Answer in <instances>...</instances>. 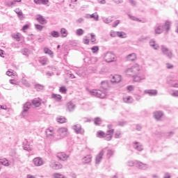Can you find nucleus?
<instances>
[{
  "label": "nucleus",
  "instance_id": "7",
  "mask_svg": "<svg viewBox=\"0 0 178 178\" xmlns=\"http://www.w3.org/2000/svg\"><path fill=\"white\" fill-rule=\"evenodd\" d=\"M104 154H105L104 150H102L97 156L95 159V164L99 165L101 163V161H102V158L104 156Z\"/></svg>",
  "mask_w": 178,
  "mask_h": 178
},
{
  "label": "nucleus",
  "instance_id": "26",
  "mask_svg": "<svg viewBox=\"0 0 178 178\" xmlns=\"http://www.w3.org/2000/svg\"><path fill=\"white\" fill-rule=\"evenodd\" d=\"M149 45L150 47H152V48H153V49H156V50L159 49V45L155 43V41L154 40V39L149 41Z\"/></svg>",
  "mask_w": 178,
  "mask_h": 178
},
{
  "label": "nucleus",
  "instance_id": "39",
  "mask_svg": "<svg viewBox=\"0 0 178 178\" xmlns=\"http://www.w3.org/2000/svg\"><path fill=\"white\" fill-rule=\"evenodd\" d=\"M76 74H78V76H83V77H84V76H86L87 74L86 73V72H84V70L81 69L76 72Z\"/></svg>",
  "mask_w": 178,
  "mask_h": 178
},
{
  "label": "nucleus",
  "instance_id": "31",
  "mask_svg": "<svg viewBox=\"0 0 178 178\" xmlns=\"http://www.w3.org/2000/svg\"><path fill=\"white\" fill-rule=\"evenodd\" d=\"M0 165H3V166H9L10 165L9 161L6 159H0Z\"/></svg>",
  "mask_w": 178,
  "mask_h": 178
},
{
  "label": "nucleus",
  "instance_id": "58",
  "mask_svg": "<svg viewBox=\"0 0 178 178\" xmlns=\"http://www.w3.org/2000/svg\"><path fill=\"white\" fill-rule=\"evenodd\" d=\"M22 55H24L25 56H29V49H25L22 50Z\"/></svg>",
  "mask_w": 178,
  "mask_h": 178
},
{
  "label": "nucleus",
  "instance_id": "29",
  "mask_svg": "<svg viewBox=\"0 0 178 178\" xmlns=\"http://www.w3.org/2000/svg\"><path fill=\"white\" fill-rule=\"evenodd\" d=\"M136 54L132 53L127 56V60H129L131 62H134V60H136Z\"/></svg>",
  "mask_w": 178,
  "mask_h": 178
},
{
  "label": "nucleus",
  "instance_id": "56",
  "mask_svg": "<svg viewBox=\"0 0 178 178\" xmlns=\"http://www.w3.org/2000/svg\"><path fill=\"white\" fill-rule=\"evenodd\" d=\"M110 35L111 37H118V31H111L110 33Z\"/></svg>",
  "mask_w": 178,
  "mask_h": 178
},
{
  "label": "nucleus",
  "instance_id": "50",
  "mask_svg": "<svg viewBox=\"0 0 178 178\" xmlns=\"http://www.w3.org/2000/svg\"><path fill=\"white\" fill-rule=\"evenodd\" d=\"M91 51L93 54H96L97 51H99V47L98 46H95L91 48Z\"/></svg>",
  "mask_w": 178,
  "mask_h": 178
},
{
  "label": "nucleus",
  "instance_id": "22",
  "mask_svg": "<svg viewBox=\"0 0 178 178\" xmlns=\"http://www.w3.org/2000/svg\"><path fill=\"white\" fill-rule=\"evenodd\" d=\"M163 26H159L154 28V34H162L163 33Z\"/></svg>",
  "mask_w": 178,
  "mask_h": 178
},
{
  "label": "nucleus",
  "instance_id": "28",
  "mask_svg": "<svg viewBox=\"0 0 178 178\" xmlns=\"http://www.w3.org/2000/svg\"><path fill=\"white\" fill-rule=\"evenodd\" d=\"M39 63L42 64V66H45L49 63V60L47 58H42L39 60Z\"/></svg>",
  "mask_w": 178,
  "mask_h": 178
},
{
  "label": "nucleus",
  "instance_id": "11",
  "mask_svg": "<svg viewBox=\"0 0 178 178\" xmlns=\"http://www.w3.org/2000/svg\"><path fill=\"white\" fill-rule=\"evenodd\" d=\"M33 163H34L35 166H42L44 165V161L41 157H36L33 159Z\"/></svg>",
  "mask_w": 178,
  "mask_h": 178
},
{
  "label": "nucleus",
  "instance_id": "15",
  "mask_svg": "<svg viewBox=\"0 0 178 178\" xmlns=\"http://www.w3.org/2000/svg\"><path fill=\"white\" fill-rule=\"evenodd\" d=\"M111 81L113 84L120 83L122 81V76L116 74L112 77Z\"/></svg>",
  "mask_w": 178,
  "mask_h": 178
},
{
  "label": "nucleus",
  "instance_id": "3",
  "mask_svg": "<svg viewBox=\"0 0 178 178\" xmlns=\"http://www.w3.org/2000/svg\"><path fill=\"white\" fill-rule=\"evenodd\" d=\"M161 52L168 58V59H172L173 58V52H172V50H170L168 49V47L162 45L161 46Z\"/></svg>",
  "mask_w": 178,
  "mask_h": 178
},
{
  "label": "nucleus",
  "instance_id": "41",
  "mask_svg": "<svg viewBox=\"0 0 178 178\" xmlns=\"http://www.w3.org/2000/svg\"><path fill=\"white\" fill-rule=\"evenodd\" d=\"M51 35L53 36L54 38H58V37L60 36L59 35V32L56 31H53L50 33Z\"/></svg>",
  "mask_w": 178,
  "mask_h": 178
},
{
  "label": "nucleus",
  "instance_id": "53",
  "mask_svg": "<svg viewBox=\"0 0 178 178\" xmlns=\"http://www.w3.org/2000/svg\"><path fill=\"white\" fill-rule=\"evenodd\" d=\"M147 40H149V36H141L139 39L138 41L140 42H143V41H145Z\"/></svg>",
  "mask_w": 178,
  "mask_h": 178
},
{
  "label": "nucleus",
  "instance_id": "54",
  "mask_svg": "<svg viewBox=\"0 0 178 178\" xmlns=\"http://www.w3.org/2000/svg\"><path fill=\"white\" fill-rule=\"evenodd\" d=\"M90 19H95V20H96V22H98L99 17L98 16V15H95L94 14H92L90 15Z\"/></svg>",
  "mask_w": 178,
  "mask_h": 178
},
{
  "label": "nucleus",
  "instance_id": "40",
  "mask_svg": "<svg viewBox=\"0 0 178 178\" xmlns=\"http://www.w3.org/2000/svg\"><path fill=\"white\" fill-rule=\"evenodd\" d=\"M56 121L58 123H66V118L65 117L57 118Z\"/></svg>",
  "mask_w": 178,
  "mask_h": 178
},
{
  "label": "nucleus",
  "instance_id": "42",
  "mask_svg": "<svg viewBox=\"0 0 178 178\" xmlns=\"http://www.w3.org/2000/svg\"><path fill=\"white\" fill-rule=\"evenodd\" d=\"M102 122V121L101 120V118H98V117L95 118V120H94V123L96 126H99V124H101Z\"/></svg>",
  "mask_w": 178,
  "mask_h": 178
},
{
  "label": "nucleus",
  "instance_id": "47",
  "mask_svg": "<svg viewBox=\"0 0 178 178\" xmlns=\"http://www.w3.org/2000/svg\"><path fill=\"white\" fill-rule=\"evenodd\" d=\"M76 35H83V34H84V30H83L82 29H79L76 31Z\"/></svg>",
  "mask_w": 178,
  "mask_h": 178
},
{
  "label": "nucleus",
  "instance_id": "20",
  "mask_svg": "<svg viewBox=\"0 0 178 178\" xmlns=\"http://www.w3.org/2000/svg\"><path fill=\"white\" fill-rule=\"evenodd\" d=\"M36 20L40 23V24H47V19H45L41 15H36Z\"/></svg>",
  "mask_w": 178,
  "mask_h": 178
},
{
  "label": "nucleus",
  "instance_id": "45",
  "mask_svg": "<svg viewBox=\"0 0 178 178\" xmlns=\"http://www.w3.org/2000/svg\"><path fill=\"white\" fill-rule=\"evenodd\" d=\"M59 91L62 94H66V92H67V89H66V86H61L60 87Z\"/></svg>",
  "mask_w": 178,
  "mask_h": 178
},
{
  "label": "nucleus",
  "instance_id": "52",
  "mask_svg": "<svg viewBox=\"0 0 178 178\" xmlns=\"http://www.w3.org/2000/svg\"><path fill=\"white\" fill-rule=\"evenodd\" d=\"M13 37L16 41H20V33L14 34Z\"/></svg>",
  "mask_w": 178,
  "mask_h": 178
},
{
  "label": "nucleus",
  "instance_id": "18",
  "mask_svg": "<svg viewBox=\"0 0 178 178\" xmlns=\"http://www.w3.org/2000/svg\"><path fill=\"white\" fill-rule=\"evenodd\" d=\"M144 92L150 97H155L156 95H158V90H145Z\"/></svg>",
  "mask_w": 178,
  "mask_h": 178
},
{
  "label": "nucleus",
  "instance_id": "59",
  "mask_svg": "<svg viewBox=\"0 0 178 178\" xmlns=\"http://www.w3.org/2000/svg\"><path fill=\"white\" fill-rule=\"evenodd\" d=\"M136 161H130L128 162V166H134V165H136V166H137V163H136Z\"/></svg>",
  "mask_w": 178,
  "mask_h": 178
},
{
  "label": "nucleus",
  "instance_id": "5",
  "mask_svg": "<svg viewBox=\"0 0 178 178\" xmlns=\"http://www.w3.org/2000/svg\"><path fill=\"white\" fill-rule=\"evenodd\" d=\"M31 106V102H26V104H24L23 106V111L21 113L22 116H23V118H26L27 117V115H29V109H30Z\"/></svg>",
  "mask_w": 178,
  "mask_h": 178
},
{
  "label": "nucleus",
  "instance_id": "2",
  "mask_svg": "<svg viewBox=\"0 0 178 178\" xmlns=\"http://www.w3.org/2000/svg\"><path fill=\"white\" fill-rule=\"evenodd\" d=\"M89 94H90V95H93L95 97H97V98H105V97H106V95L105 94V92H102V90H95V89H92V90H88Z\"/></svg>",
  "mask_w": 178,
  "mask_h": 178
},
{
  "label": "nucleus",
  "instance_id": "63",
  "mask_svg": "<svg viewBox=\"0 0 178 178\" xmlns=\"http://www.w3.org/2000/svg\"><path fill=\"white\" fill-rule=\"evenodd\" d=\"M172 97H178V90H175L172 93H171Z\"/></svg>",
  "mask_w": 178,
  "mask_h": 178
},
{
  "label": "nucleus",
  "instance_id": "10",
  "mask_svg": "<svg viewBox=\"0 0 178 178\" xmlns=\"http://www.w3.org/2000/svg\"><path fill=\"white\" fill-rule=\"evenodd\" d=\"M57 158H58L59 161H66L69 158V155L66 154L65 152H58L56 155Z\"/></svg>",
  "mask_w": 178,
  "mask_h": 178
},
{
  "label": "nucleus",
  "instance_id": "44",
  "mask_svg": "<svg viewBox=\"0 0 178 178\" xmlns=\"http://www.w3.org/2000/svg\"><path fill=\"white\" fill-rule=\"evenodd\" d=\"M105 134H106L102 131H97V137H99V138H104L105 137Z\"/></svg>",
  "mask_w": 178,
  "mask_h": 178
},
{
  "label": "nucleus",
  "instance_id": "32",
  "mask_svg": "<svg viewBox=\"0 0 178 178\" xmlns=\"http://www.w3.org/2000/svg\"><path fill=\"white\" fill-rule=\"evenodd\" d=\"M44 54L49 55V56H51V58H54V51H52L51 49L45 47L44 49Z\"/></svg>",
  "mask_w": 178,
  "mask_h": 178
},
{
  "label": "nucleus",
  "instance_id": "38",
  "mask_svg": "<svg viewBox=\"0 0 178 178\" xmlns=\"http://www.w3.org/2000/svg\"><path fill=\"white\" fill-rule=\"evenodd\" d=\"M51 98L56 101H60V99H62V96L60 95L53 94Z\"/></svg>",
  "mask_w": 178,
  "mask_h": 178
},
{
  "label": "nucleus",
  "instance_id": "30",
  "mask_svg": "<svg viewBox=\"0 0 178 178\" xmlns=\"http://www.w3.org/2000/svg\"><path fill=\"white\" fill-rule=\"evenodd\" d=\"M60 33L61 37H62L63 38H65L67 37L68 33H67V30H66V29L62 28V29H60Z\"/></svg>",
  "mask_w": 178,
  "mask_h": 178
},
{
  "label": "nucleus",
  "instance_id": "48",
  "mask_svg": "<svg viewBox=\"0 0 178 178\" xmlns=\"http://www.w3.org/2000/svg\"><path fill=\"white\" fill-rule=\"evenodd\" d=\"M101 86L103 90H108V82L102 81Z\"/></svg>",
  "mask_w": 178,
  "mask_h": 178
},
{
  "label": "nucleus",
  "instance_id": "1",
  "mask_svg": "<svg viewBox=\"0 0 178 178\" xmlns=\"http://www.w3.org/2000/svg\"><path fill=\"white\" fill-rule=\"evenodd\" d=\"M141 68L138 64L134 65L131 67L127 68L124 73L127 76H132L135 83H140L142 80H145V75L138 76Z\"/></svg>",
  "mask_w": 178,
  "mask_h": 178
},
{
  "label": "nucleus",
  "instance_id": "49",
  "mask_svg": "<svg viewBox=\"0 0 178 178\" xmlns=\"http://www.w3.org/2000/svg\"><path fill=\"white\" fill-rule=\"evenodd\" d=\"M108 127V131H107V133H111V134H113V132L115 131V130L113 129H112V124H108L107 126Z\"/></svg>",
  "mask_w": 178,
  "mask_h": 178
},
{
  "label": "nucleus",
  "instance_id": "35",
  "mask_svg": "<svg viewBox=\"0 0 178 178\" xmlns=\"http://www.w3.org/2000/svg\"><path fill=\"white\" fill-rule=\"evenodd\" d=\"M117 37H119V38H126L127 37V35L124 32L118 31Z\"/></svg>",
  "mask_w": 178,
  "mask_h": 178
},
{
  "label": "nucleus",
  "instance_id": "9",
  "mask_svg": "<svg viewBox=\"0 0 178 178\" xmlns=\"http://www.w3.org/2000/svg\"><path fill=\"white\" fill-rule=\"evenodd\" d=\"M73 129L76 134H84V129L81 128V125L76 124L73 126Z\"/></svg>",
  "mask_w": 178,
  "mask_h": 178
},
{
  "label": "nucleus",
  "instance_id": "19",
  "mask_svg": "<svg viewBox=\"0 0 178 178\" xmlns=\"http://www.w3.org/2000/svg\"><path fill=\"white\" fill-rule=\"evenodd\" d=\"M163 116V112L161 111H155L154 113V118H155L156 120H161Z\"/></svg>",
  "mask_w": 178,
  "mask_h": 178
},
{
  "label": "nucleus",
  "instance_id": "46",
  "mask_svg": "<svg viewBox=\"0 0 178 178\" xmlns=\"http://www.w3.org/2000/svg\"><path fill=\"white\" fill-rule=\"evenodd\" d=\"M170 84L172 86V87L178 88V81H172L170 82Z\"/></svg>",
  "mask_w": 178,
  "mask_h": 178
},
{
  "label": "nucleus",
  "instance_id": "62",
  "mask_svg": "<svg viewBox=\"0 0 178 178\" xmlns=\"http://www.w3.org/2000/svg\"><path fill=\"white\" fill-rule=\"evenodd\" d=\"M76 22L77 24H80L83 23V22H84V19L79 18V19H76Z\"/></svg>",
  "mask_w": 178,
  "mask_h": 178
},
{
  "label": "nucleus",
  "instance_id": "61",
  "mask_svg": "<svg viewBox=\"0 0 178 178\" xmlns=\"http://www.w3.org/2000/svg\"><path fill=\"white\" fill-rule=\"evenodd\" d=\"M120 131H117L115 134V138H120Z\"/></svg>",
  "mask_w": 178,
  "mask_h": 178
},
{
  "label": "nucleus",
  "instance_id": "60",
  "mask_svg": "<svg viewBox=\"0 0 178 178\" xmlns=\"http://www.w3.org/2000/svg\"><path fill=\"white\" fill-rule=\"evenodd\" d=\"M120 23V20H116L115 22H113L112 24V27H116L118 25H119Z\"/></svg>",
  "mask_w": 178,
  "mask_h": 178
},
{
  "label": "nucleus",
  "instance_id": "33",
  "mask_svg": "<svg viewBox=\"0 0 178 178\" xmlns=\"http://www.w3.org/2000/svg\"><path fill=\"white\" fill-rule=\"evenodd\" d=\"M102 20L103 23H105V24H109L110 23H112L113 22L112 17H103Z\"/></svg>",
  "mask_w": 178,
  "mask_h": 178
},
{
  "label": "nucleus",
  "instance_id": "27",
  "mask_svg": "<svg viewBox=\"0 0 178 178\" xmlns=\"http://www.w3.org/2000/svg\"><path fill=\"white\" fill-rule=\"evenodd\" d=\"M123 101L125 104H133V97L128 96L123 97Z\"/></svg>",
  "mask_w": 178,
  "mask_h": 178
},
{
  "label": "nucleus",
  "instance_id": "25",
  "mask_svg": "<svg viewBox=\"0 0 178 178\" xmlns=\"http://www.w3.org/2000/svg\"><path fill=\"white\" fill-rule=\"evenodd\" d=\"M15 12L17 13V17L19 19H20V20H23V19H24V17L23 16V12H22V10H20L19 8H16Z\"/></svg>",
  "mask_w": 178,
  "mask_h": 178
},
{
  "label": "nucleus",
  "instance_id": "55",
  "mask_svg": "<svg viewBox=\"0 0 178 178\" xmlns=\"http://www.w3.org/2000/svg\"><path fill=\"white\" fill-rule=\"evenodd\" d=\"M35 28L36 29V30H38L39 31H42V29H44V26L40 24H35Z\"/></svg>",
  "mask_w": 178,
  "mask_h": 178
},
{
  "label": "nucleus",
  "instance_id": "34",
  "mask_svg": "<svg viewBox=\"0 0 178 178\" xmlns=\"http://www.w3.org/2000/svg\"><path fill=\"white\" fill-rule=\"evenodd\" d=\"M113 137V136H112V133H108L106 132V134H105V136H104V139L106 140V141H111L112 140V138Z\"/></svg>",
  "mask_w": 178,
  "mask_h": 178
},
{
  "label": "nucleus",
  "instance_id": "23",
  "mask_svg": "<svg viewBox=\"0 0 178 178\" xmlns=\"http://www.w3.org/2000/svg\"><path fill=\"white\" fill-rule=\"evenodd\" d=\"M32 104L35 107L38 108L41 106V102L40 101L39 98H35L33 100H32Z\"/></svg>",
  "mask_w": 178,
  "mask_h": 178
},
{
  "label": "nucleus",
  "instance_id": "24",
  "mask_svg": "<svg viewBox=\"0 0 178 178\" xmlns=\"http://www.w3.org/2000/svg\"><path fill=\"white\" fill-rule=\"evenodd\" d=\"M34 88L36 90V91H42L45 88V86L40 83H36L34 85Z\"/></svg>",
  "mask_w": 178,
  "mask_h": 178
},
{
  "label": "nucleus",
  "instance_id": "51",
  "mask_svg": "<svg viewBox=\"0 0 178 178\" xmlns=\"http://www.w3.org/2000/svg\"><path fill=\"white\" fill-rule=\"evenodd\" d=\"M53 176L54 178H65L63 175L59 173H54Z\"/></svg>",
  "mask_w": 178,
  "mask_h": 178
},
{
  "label": "nucleus",
  "instance_id": "14",
  "mask_svg": "<svg viewBox=\"0 0 178 178\" xmlns=\"http://www.w3.org/2000/svg\"><path fill=\"white\" fill-rule=\"evenodd\" d=\"M50 168H52L53 169H54V170H58L59 169H62V168H63V165H62V164L58 162H54L51 163Z\"/></svg>",
  "mask_w": 178,
  "mask_h": 178
},
{
  "label": "nucleus",
  "instance_id": "37",
  "mask_svg": "<svg viewBox=\"0 0 178 178\" xmlns=\"http://www.w3.org/2000/svg\"><path fill=\"white\" fill-rule=\"evenodd\" d=\"M83 163H90L91 162V156L88 155L83 159Z\"/></svg>",
  "mask_w": 178,
  "mask_h": 178
},
{
  "label": "nucleus",
  "instance_id": "43",
  "mask_svg": "<svg viewBox=\"0 0 178 178\" xmlns=\"http://www.w3.org/2000/svg\"><path fill=\"white\" fill-rule=\"evenodd\" d=\"M113 154H115V151H113V149H107V153H106V156L110 158L111 156H112V155H113Z\"/></svg>",
  "mask_w": 178,
  "mask_h": 178
},
{
  "label": "nucleus",
  "instance_id": "16",
  "mask_svg": "<svg viewBox=\"0 0 178 178\" xmlns=\"http://www.w3.org/2000/svg\"><path fill=\"white\" fill-rule=\"evenodd\" d=\"M45 134L47 137H56V134L54 133V129L50 128L46 129Z\"/></svg>",
  "mask_w": 178,
  "mask_h": 178
},
{
  "label": "nucleus",
  "instance_id": "12",
  "mask_svg": "<svg viewBox=\"0 0 178 178\" xmlns=\"http://www.w3.org/2000/svg\"><path fill=\"white\" fill-rule=\"evenodd\" d=\"M66 109L68 111V112H73V111L76 109V104L72 102H67L66 104Z\"/></svg>",
  "mask_w": 178,
  "mask_h": 178
},
{
  "label": "nucleus",
  "instance_id": "21",
  "mask_svg": "<svg viewBox=\"0 0 178 178\" xmlns=\"http://www.w3.org/2000/svg\"><path fill=\"white\" fill-rule=\"evenodd\" d=\"M23 148L25 151H33V147H30V145H29V141H27V140H25V142H24Z\"/></svg>",
  "mask_w": 178,
  "mask_h": 178
},
{
  "label": "nucleus",
  "instance_id": "4",
  "mask_svg": "<svg viewBox=\"0 0 178 178\" xmlns=\"http://www.w3.org/2000/svg\"><path fill=\"white\" fill-rule=\"evenodd\" d=\"M67 134V128L62 127L59 128L56 131V135L58 136V139L60 140V138H63L64 137H66V135Z\"/></svg>",
  "mask_w": 178,
  "mask_h": 178
},
{
  "label": "nucleus",
  "instance_id": "8",
  "mask_svg": "<svg viewBox=\"0 0 178 178\" xmlns=\"http://www.w3.org/2000/svg\"><path fill=\"white\" fill-rule=\"evenodd\" d=\"M133 147L134 149H136V151H139L140 152L144 150V146L140 142H134Z\"/></svg>",
  "mask_w": 178,
  "mask_h": 178
},
{
  "label": "nucleus",
  "instance_id": "13",
  "mask_svg": "<svg viewBox=\"0 0 178 178\" xmlns=\"http://www.w3.org/2000/svg\"><path fill=\"white\" fill-rule=\"evenodd\" d=\"M136 167L138 168V169H140L141 170H147L148 169V165L145 163H143L140 161H136Z\"/></svg>",
  "mask_w": 178,
  "mask_h": 178
},
{
  "label": "nucleus",
  "instance_id": "64",
  "mask_svg": "<svg viewBox=\"0 0 178 178\" xmlns=\"http://www.w3.org/2000/svg\"><path fill=\"white\" fill-rule=\"evenodd\" d=\"M127 88V90L129 91H133L134 90V86H128Z\"/></svg>",
  "mask_w": 178,
  "mask_h": 178
},
{
  "label": "nucleus",
  "instance_id": "36",
  "mask_svg": "<svg viewBox=\"0 0 178 178\" xmlns=\"http://www.w3.org/2000/svg\"><path fill=\"white\" fill-rule=\"evenodd\" d=\"M34 2L38 5H41V3L47 5L48 3V0H34Z\"/></svg>",
  "mask_w": 178,
  "mask_h": 178
},
{
  "label": "nucleus",
  "instance_id": "6",
  "mask_svg": "<svg viewBox=\"0 0 178 178\" xmlns=\"http://www.w3.org/2000/svg\"><path fill=\"white\" fill-rule=\"evenodd\" d=\"M115 54L112 52H107L104 55V60L108 63H111V62H115Z\"/></svg>",
  "mask_w": 178,
  "mask_h": 178
},
{
  "label": "nucleus",
  "instance_id": "17",
  "mask_svg": "<svg viewBox=\"0 0 178 178\" xmlns=\"http://www.w3.org/2000/svg\"><path fill=\"white\" fill-rule=\"evenodd\" d=\"M170 22L169 21H166L165 23L161 26V29L162 27H163V31H165V34H168V33H169V30H170Z\"/></svg>",
  "mask_w": 178,
  "mask_h": 178
},
{
  "label": "nucleus",
  "instance_id": "57",
  "mask_svg": "<svg viewBox=\"0 0 178 178\" xmlns=\"http://www.w3.org/2000/svg\"><path fill=\"white\" fill-rule=\"evenodd\" d=\"M91 36V42L95 43V41H97V39H95V35L94 33H90Z\"/></svg>",
  "mask_w": 178,
  "mask_h": 178
}]
</instances>
